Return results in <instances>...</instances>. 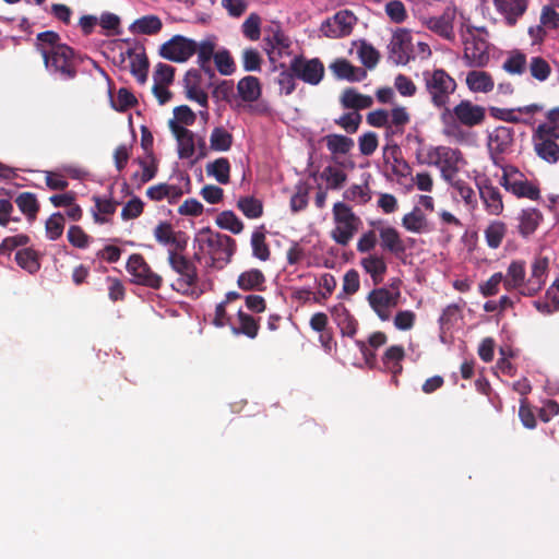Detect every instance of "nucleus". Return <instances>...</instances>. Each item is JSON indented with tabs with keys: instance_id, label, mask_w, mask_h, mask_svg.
I'll use <instances>...</instances> for the list:
<instances>
[{
	"instance_id": "obj_15",
	"label": "nucleus",
	"mask_w": 559,
	"mask_h": 559,
	"mask_svg": "<svg viewBox=\"0 0 559 559\" xmlns=\"http://www.w3.org/2000/svg\"><path fill=\"white\" fill-rule=\"evenodd\" d=\"M356 20L350 11L342 10L322 24V31L325 36L331 38L344 37L352 33Z\"/></svg>"
},
{
	"instance_id": "obj_63",
	"label": "nucleus",
	"mask_w": 559,
	"mask_h": 559,
	"mask_svg": "<svg viewBox=\"0 0 559 559\" xmlns=\"http://www.w3.org/2000/svg\"><path fill=\"white\" fill-rule=\"evenodd\" d=\"M98 23L102 28L106 31L107 36L120 34V19L118 15L110 12H104L99 17Z\"/></svg>"
},
{
	"instance_id": "obj_54",
	"label": "nucleus",
	"mask_w": 559,
	"mask_h": 559,
	"mask_svg": "<svg viewBox=\"0 0 559 559\" xmlns=\"http://www.w3.org/2000/svg\"><path fill=\"white\" fill-rule=\"evenodd\" d=\"M321 178L326 181L328 188L340 189L345 183L347 175L333 166H326L321 173Z\"/></svg>"
},
{
	"instance_id": "obj_21",
	"label": "nucleus",
	"mask_w": 559,
	"mask_h": 559,
	"mask_svg": "<svg viewBox=\"0 0 559 559\" xmlns=\"http://www.w3.org/2000/svg\"><path fill=\"white\" fill-rule=\"evenodd\" d=\"M330 70L336 79L348 82H360L367 78V71L364 68L355 67L344 58L333 61Z\"/></svg>"
},
{
	"instance_id": "obj_10",
	"label": "nucleus",
	"mask_w": 559,
	"mask_h": 559,
	"mask_svg": "<svg viewBox=\"0 0 559 559\" xmlns=\"http://www.w3.org/2000/svg\"><path fill=\"white\" fill-rule=\"evenodd\" d=\"M198 48V43L182 35H175L160 46L159 55L173 62H185L190 59Z\"/></svg>"
},
{
	"instance_id": "obj_4",
	"label": "nucleus",
	"mask_w": 559,
	"mask_h": 559,
	"mask_svg": "<svg viewBox=\"0 0 559 559\" xmlns=\"http://www.w3.org/2000/svg\"><path fill=\"white\" fill-rule=\"evenodd\" d=\"M425 87L435 107H445L450 96L456 90L455 80L443 69H435L423 73Z\"/></svg>"
},
{
	"instance_id": "obj_12",
	"label": "nucleus",
	"mask_w": 559,
	"mask_h": 559,
	"mask_svg": "<svg viewBox=\"0 0 559 559\" xmlns=\"http://www.w3.org/2000/svg\"><path fill=\"white\" fill-rule=\"evenodd\" d=\"M401 298V292H389V288H374L368 294V302L381 321H388L391 309L395 308Z\"/></svg>"
},
{
	"instance_id": "obj_64",
	"label": "nucleus",
	"mask_w": 559,
	"mask_h": 559,
	"mask_svg": "<svg viewBox=\"0 0 559 559\" xmlns=\"http://www.w3.org/2000/svg\"><path fill=\"white\" fill-rule=\"evenodd\" d=\"M385 13L394 23H402L406 20L405 5L400 0H392L385 4Z\"/></svg>"
},
{
	"instance_id": "obj_1",
	"label": "nucleus",
	"mask_w": 559,
	"mask_h": 559,
	"mask_svg": "<svg viewBox=\"0 0 559 559\" xmlns=\"http://www.w3.org/2000/svg\"><path fill=\"white\" fill-rule=\"evenodd\" d=\"M199 252L194 253L193 259L201 261V253L207 254L211 259V265L217 269L224 267L230 262L236 251V241L231 237L213 231L210 227L202 228L194 238Z\"/></svg>"
},
{
	"instance_id": "obj_18",
	"label": "nucleus",
	"mask_w": 559,
	"mask_h": 559,
	"mask_svg": "<svg viewBox=\"0 0 559 559\" xmlns=\"http://www.w3.org/2000/svg\"><path fill=\"white\" fill-rule=\"evenodd\" d=\"M499 14L503 16L504 23L509 27L518 24L519 20L525 14L528 8V0H492Z\"/></svg>"
},
{
	"instance_id": "obj_23",
	"label": "nucleus",
	"mask_w": 559,
	"mask_h": 559,
	"mask_svg": "<svg viewBox=\"0 0 559 559\" xmlns=\"http://www.w3.org/2000/svg\"><path fill=\"white\" fill-rule=\"evenodd\" d=\"M463 160L462 152L457 148L447 146L438 168L444 181H453L460 171V163Z\"/></svg>"
},
{
	"instance_id": "obj_57",
	"label": "nucleus",
	"mask_w": 559,
	"mask_h": 559,
	"mask_svg": "<svg viewBox=\"0 0 559 559\" xmlns=\"http://www.w3.org/2000/svg\"><path fill=\"white\" fill-rule=\"evenodd\" d=\"M261 17L251 13L242 23V34L250 40H258L261 35Z\"/></svg>"
},
{
	"instance_id": "obj_47",
	"label": "nucleus",
	"mask_w": 559,
	"mask_h": 559,
	"mask_svg": "<svg viewBox=\"0 0 559 559\" xmlns=\"http://www.w3.org/2000/svg\"><path fill=\"white\" fill-rule=\"evenodd\" d=\"M237 209L249 219H257L263 215V203L252 195L240 197Z\"/></svg>"
},
{
	"instance_id": "obj_56",
	"label": "nucleus",
	"mask_w": 559,
	"mask_h": 559,
	"mask_svg": "<svg viewBox=\"0 0 559 559\" xmlns=\"http://www.w3.org/2000/svg\"><path fill=\"white\" fill-rule=\"evenodd\" d=\"M358 57L366 68L373 69L379 62L380 53L373 46L362 43L358 49Z\"/></svg>"
},
{
	"instance_id": "obj_45",
	"label": "nucleus",
	"mask_w": 559,
	"mask_h": 559,
	"mask_svg": "<svg viewBox=\"0 0 559 559\" xmlns=\"http://www.w3.org/2000/svg\"><path fill=\"white\" fill-rule=\"evenodd\" d=\"M15 261L20 267L31 274L38 272L40 269L39 254L32 248L17 250Z\"/></svg>"
},
{
	"instance_id": "obj_24",
	"label": "nucleus",
	"mask_w": 559,
	"mask_h": 559,
	"mask_svg": "<svg viewBox=\"0 0 559 559\" xmlns=\"http://www.w3.org/2000/svg\"><path fill=\"white\" fill-rule=\"evenodd\" d=\"M500 183L507 191L512 192L518 198H527L534 201L540 198L539 189L527 180L510 181L508 175L504 174L501 177Z\"/></svg>"
},
{
	"instance_id": "obj_55",
	"label": "nucleus",
	"mask_w": 559,
	"mask_h": 559,
	"mask_svg": "<svg viewBox=\"0 0 559 559\" xmlns=\"http://www.w3.org/2000/svg\"><path fill=\"white\" fill-rule=\"evenodd\" d=\"M214 62L217 71L222 75H230L236 70L235 61L226 49L219 50L215 53Z\"/></svg>"
},
{
	"instance_id": "obj_62",
	"label": "nucleus",
	"mask_w": 559,
	"mask_h": 559,
	"mask_svg": "<svg viewBox=\"0 0 559 559\" xmlns=\"http://www.w3.org/2000/svg\"><path fill=\"white\" fill-rule=\"evenodd\" d=\"M143 201L139 197H133L122 207L121 217L123 221L138 218L143 213Z\"/></svg>"
},
{
	"instance_id": "obj_28",
	"label": "nucleus",
	"mask_w": 559,
	"mask_h": 559,
	"mask_svg": "<svg viewBox=\"0 0 559 559\" xmlns=\"http://www.w3.org/2000/svg\"><path fill=\"white\" fill-rule=\"evenodd\" d=\"M383 159L386 164L392 165V171L395 175L405 176L409 166L407 162L403 158L401 147L393 142H388L383 147Z\"/></svg>"
},
{
	"instance_id": "obj_33",
	"label": "nucleus",
	"mask_w": 559,
	"mask_h": 559,
	"mask_svg": "<svg viewBox=\"0 0 559 559\" xmlns=\"http://www.w3.org/2000/svg\"><path fill=\"white\" fill-rule=\"evenodd\" d=\"M405 357L404 347L401 345H393L386 348L382 362L384 367L392 373V378L395 383H397V374H400L403 370L401 361Z\"/></svg>"
},
{
	"instance_id": "obj_17",
	"label": "nucleus",
	"mask_w": 559,
	"mask_h": 559,
	"mask_svg": "<svg viewBox=\"0 0 559 559\" xmlns=\"http://www.w3.org/2000/svg\"><path fill=\"white\" fill-rule=\"evenodd\" d=\"M548 274V259L536 258L532 263L531 275L526 281L523 296L532 297L537 295L546 284Z\"/></svg>"
},
{
	"instance_id": "obj_59",
	"label": "nucleus",
	"mask_w": 559,
	"mask_h": 559,
	"mask_svg": "<svg viewBox=\"0 0 559 559\" xmlns=\"http://www.w3.org/2000/svg\"><path fill=\"white\" fill-rule=\"evenodd\" d=\"M68 241L75 248L85 249L90 245L91 237L81 226L72 225L67 233Z\"/></svg>"
},
{
	"instance_id": "obj_36",
	"label": "nucleus",
	"mask_w": 559,
	"mask_h": 559,
	"mask_svg": "<svg viewBox=\"0 0 559 559\" xmlns=\"http://www.w3.org/2000/svg\"><path fill=\"white\" fill-rule=\"evenodd\" d=\"M519 221V233L523 237H528L539 226L543 221V214L537 209H526L521 212Z\"/></svg>"
},
{
	"instance_id": "obj_51",
	"label": "nucleus",
	"mask_w": 559,
	"mask_h": 559,
	"mask_svg": "<svg viewBox=\"0 0 559 559\" xmlns=\"http://www.w3.org/2000/svg\"><path fill=\"white\" fill-rule=\"evenodd\" d=\"M216 224L222 229L237 235L243 230V223L233 211H223L216 217Z\"/></svg>"
},
{
	"instance_id": "obj_27",
	"label": "nucleus",
	"mask_w": 559,
	"mask_h": 559,
	"mask_svg": "<svg viewBox=\"0 0 559 559\" xmlns=\"http://www.w3.org/2000/svg\"><path fill=\"white\" fill-rule=\"evenodd\" d=\"M332 314L343 336L354 337L356 335L358 321L345 306H335L332 309Z\"/></svg>"
},
{
	"instance_id": "obj_48",
	"label": "nucleus",
	"mask_w": 559,
	"mask_h": 559,
	"mask_svg": "<svg viewBox=\"0 0 559 559\" xmlns=\"http://www.w3.org/2000/svg\"><path fill=\"white\" fill-rule=\"evenodd\" d=\"M484 234L487 246L491 249H497L501 246L507 235V225L501 221H492L486 227Z\"/></svg>"
},
{
	"instance_id": "obj_22",
	"label": "nucleus",
	"mask_w": 559,
	"mask_h": 559,
	"mask_svg": "<svg viewBox=\"0 0 559 559\" xmlns=\"http://www.w3.org/2000/svg\"><path fill=\"white\" fill-rule=\"evenodd\" d=\"M525 277V262L521 260H514L509 264L507 273L503 275V287L508 292L518 289L522 295V290H524L527 281Z\"/></svg>"
},
{
	"instance_id": "obj_61",
	"label": "nucleus",
	"mask_w": 559,
	"mask_h": 559,
	"mask_svg": "<svg viewBox=\"0 0 559 559\" xmlns=\"http://www.w3.org/2000/svg\"><path fill=\"white\" fill-rule=\"evenodd\" d=\"M154 237L157 242L168 246L176 241V233L167 222H160L154 229Z\"/></svg>"
},
{
	"instance_id": "obj_31",
	"label": "nucleus",
	"mask_w": 559,
	"mask_h": 559,
	"mask_svg": "<svg viewBox=\"0 0 559 559\" xmlns=\"http://www.w3.org/2000/svg\"><path fill=\"white\" fill-rule=\"evenodd\" d=\"M195 53L198 55V64L201 70L207 74L210 79H213L215 76V72L211 67V60H214V56L216 53L215 43L212 39L202 40L198 44Z\"/></svg>"
},
{
	"instance_id": "obj_29",
	"label": "nucleus",
	"mask_w": 559,
	"mask_h": 559,
	"mask_svg": "<svg viewBox=\"0 0 559 559\" xmlns=\"http://www.w3.org/2000/svg\"><path fill=\"white\" fill-rule=\"evenodd\" d=\"M265 275L259 269L245 271L237 278L238 287L245 292H263L265 289Z\"/></svg>"
},
{
	"instance_id": "obj_13",
	"label": "nucleus",
	"mask_w": 559,
	"mask_h": 559,
	"mask_svg": "<svg viewBox=\"0 0 559 559\" xmlns=\"http://www.w3.org/2000/svg\"><path fill=\"white\" fill-rule=\"evenodd\" d=\"M390 59L395 64H407L412 59V35L405 28L394 32L388 46Z\"/></svg>"
},
{
	"instance_id": "obj_49",
	"label": "nucleus",
	"mask_w": 559,
	"mask_h": 559,
	"mask_svg": "<svg viewBox=\"0 0 559 559\" xmlns=\"http://www.w3.org/2000/svg\"><path fill=\"white\" fill-rule=\"evenodd\" d=\"M233 134L223 127H216L210 135V147L215 152L229 151L233 145Z\"/></svg>"
},
{
	"instance_id": "obj_41",
	"label": "nucleus",
	"mask_w": 559,
	"mask_h": 559,
	"mask_svg": "<svg viewBox=\"0 0 559 559\" xmlns=\"http://www.w3.org/2000/svg\"><path fill=\"white\" fill-rule=\"evenodd\" d=\"M14 202L28 222L32 223L36 219L39 212V203L34 193L22 192L15 198Z\"/></svg>"
},
{
	"instance_id": "obj_25",
	"label": "nucleus",
	"mask_w": 559,
	"mask_h": 559,
	"mask_svg": "<svg viewBox=\"0 0 559 559\" xmlns=\"http://www.w3.org/2000/svg\"><path fill=\"white\" fill-rule=\"evenodd\" d=\"M364 271L370 275L374 285L380 284L388 271V264L383 255L370 253L360 260Z\"/></svg>"
},
{
	"instance_id": "obj_50",
	"label": "nucleus",
	"mask_w": 559,
	"mask_h": 559,
	"mask_svg": "<svg viewBox=\"0 0 559 559\" xmlns=\"http://www.w3.org/2000/svg\"><path fill=\"white\" fill-rule=\"evenodd\" d=\"M402 225L406 230L412 233L420 234L427 230L426 216L417 206L414 207L412 212L403 216Z\"/></svg>"
},
{
	"instance_id": "obj_11",
	"label": "nucleus",
	"mask_w": 559,
	"mask_h": 559,
	"mask_svg": "<svg viewBox=\"0 0 559 559\" xmlns=\"http://www.w3.org/2000/svg\"><path fill=\"white\" fill-rule=\"evenodd\" d=\"M474 26L467 27L469 37L464 40V60L466 66L472 68H483L489 62V52L487 41L474 35Z\"/></svg>"
},
{
	"instance_id": "obj_14",
	"label": "nucleus",
	"mask_w": 559,
	"mask_h": 559,
	"mask_svg": "<svg viewBox=\"0 0 559 559\" xmlns=\"http://www.w3.org/2000/svg\"><path fill=\"white\" fill-rule=\"evenodd\" d=\"M378 231L381 250L405 262L407 247L400 231L392 226H380Z\"/></svg>"
},
{
	"instance_id": "obj_8",
	"label": "nucleus",
	"mask_w": 559,
	"mask_h": 559,
	"mask_svg": "<svg viewBox=\"0 0 559 559\" xmlns=\"http://www.w3.org/2000/svg\"><path fill=\"white\" fill-rule=\"evenodd\" d=\"M513 144V128L499 126L488 133L487 148L490 159L496 166H499L501 164L504 155L512 152Z\"/></svg>"
},
{
	"instance_id": "obj_2",
	"label": "nucleus",
	"mask_w": 559,
	"mask_h": 559,
	"mask_svg": "<svg viewBox=\"0 0 559 559\" xmlns=\"http://www.w3.org/2000/svg\"><path fill=\"white\" fill-rule=\"evenodd\" d=\"M40 55L44 59L46 70L61 80H73L78 75V67L81 58L73 48L68 45L55 46L53 49L40 47Z\"/></svg>"
},
{
	"instance_id": "obj_44",
	"label": "nucleus",
	"mask_w": 559,
	"mask_h": 559,
	"mask_svg": "<svg viewBox=\"0 0 559 559\" xmlns=\"http://www.w3.org/2000/svg\"><path fill=\"white\" fill-rule=\"evenodd\" d=\"M252 254L261 261H267L271 257L269 245L266 243L264 225L258 227L251 235Z\"/></svg>"
},
{
	"instance_id": "obj_52",
	"label": "nucleus",
	"mask_w": 559,
	"mask_h": 559,
	"mask_svg": "<svg viewBox=\"0 0 559 559\" xmlns=\"http://www.w3.org/2000/svg\"><path fill=\"white\" fill-rule=\"evenodd\" d=\"M46 236L49 240H57L64 229V217L60 212L53 213L46 221Z\"/></svg>"
},
{
	"instance_id": "obj_3",
	"label": "nucleus",
	"mask_w": 559,
	"mask_h": 559,
	"mask_svg": "<svg viewBox=\"0 0 559 559\" xmlns=\"http://www.w3.org/2000/svg\"><path fill=\"white\" fill-rule=\"evenodd\" d=\"M334 228L331 238L340 246H347L359 230L362 222L352 207L344 202H336L332 209Z\"/></svg>"
},
{
	"instance_id": "obj_35",
	"label": "nucleus",
	"mask_w": 559,
	"mask_h": 559,
	"mask_svg": "<svg viewBox=\"0 0 559 559\" xmlns=\"http://www.w3.org/2000/svg\"><path fill=\"white\" fill-rule=\"evenodd\" d=\"M466 85L474 93H488L495 83L491 75L485 71H469L466 75Z\"/></svg>"
},
{
	"instance_id": "obj_39",
	"label": "nucleus",
	"mask_w": 559,
	"mask_h": 559,
	"mask_svg": "<svg viewBox=\"0 0 559 559\" xmlns=\"http://www.w3.org/2000/svg\"><path fill=\"white\" fill-rule=\"evenodd\" d=\"M126 55L130 60V71L136 78L140 84L147 80L148 60L144 52L135 53L133 49H128Z\"/></svg>"
},
{
	"instance_id": "obj_43",
	"label": "nucleus",
	"mask_w": 559,
	"mask_h": 559,
	"mask_svg": "<svg viewBox=\"0 0 559 559\" xmlns=\"http://www.w3.org/2000/svg\"><path fill=\"white\" fill-rule=\"evenodd\" d=\"M206 174L214 177L221 185H227L230 181V163L226 157H219L209 163L205 167Z\"/></svg>"
},
{
	"instance_id": "obj_20",
	"label": "nucleus",
	"mask_w": 559,
	"mask_h": 559,
	"mask_svg": "<svg viewBox=\"0 0 559 559\" xmlns=\"http://www.w3.org/2000/svg\"><path fill=\"white\" fill-rule=\"evenodd\" d=\"M543 110V106L539 104H530L526 106L513 108V109H503L498 107L490 108V115L499 120H503L511 123H530L528 120L520 118L516 112L524 115H534Z\"/></svg>"
},
{
	"instance_id": "obj_32",
	"label": "nucleus",
	"mask_w": 559,
	"mask_h": 559,
	"mask_svg": "<svg viewBox=\"0 0 559 559\" xmlns=\"http://www.w3.org/2000/svg\"><path fill=\"white\" fill-rule=\"evenodd\" d=\"M237 91L243 102L253 103L261 97L262 86L258 78L248 75L239 80Z\"/></svg>"
},
{
	"instance_id": "obj_38",
	"label": "nucleus",
	"mask_w": 559,
	"mask_h": 559,
	"mask_svg": "<svg viewBox=\"0 0 559 559\" xmlns=\"http://www.w3.org/2000/svg\"><path fill=\"white\" fill-rule=\"evenodd\" d=\"M329 152L334 156L345 155L354 147L355 143L352 138L343 134H328L323 138Z\"/></svg>"
},
{
	"instance_id": "obj_46",
	"label": "nucleus",
	"mask_w": 559,
	"mask_h": 559,
	"mask_svg": "<svg viewBox=\"0 0 559 559\" xmlns=\"http://www.w3.org/2000/svg\"><path fill=\"white\" fill-rule=\"evenodd\" d=\"M527 70L530 75L538 82L547 81L552 73L550 63L540 56H534L527 61Z\"/></svg>"
},
{
	"instance_id": "obj_16",
	"label": "nucleus",
	"mask_w": 559,
	"mask_h": 559,
	"mask_svg": "<svg viewBox=\"0 0 559 559\" xmlns=\"http://www.w3.org/2000/svg\"><path fill=\"white\" fill-rule=\"evenodd\" d=\"M451 115L463 126L473 128L484 122L486 109L483 106L475 105L471 100H461L453 107Z\"/></svg>"
},
{
	"instance_id": "obj_58",
	"label": "nucleus",
	"mask_w": 559,
	"mask_h": 559,
	"mask_svg": "<svg viewBox=\"0 0 559 559\" xmlns=\"http://www.w3.org/2000/svg\"><path fill=\"white\" fill-rule=\"evenodd\" d=\"M461 310H462V308L456 304L448 305L443 309V311L438 320L441 330L451 329L454 325V323L459 320Z\"/></svg>"
},
{
	"instance_id": "obj_6",
	"label": "nucleus",
	"mask_w": 559,
	"mask_h": 559,
	"mask_svg": "<svg viewBox=\"0 0 559 559\" xmlns=\"http://www.w3.org/2000/svg\"><path fill=\"white\" fill-rule=\"evenodd\" d=\"M559 126L538 124L533 131L532 142L536 155L549 163L556 164L559 160Z\"/></svg>"
},
{
	"instance_id": "obj_26",
	"label": "nucleus",
	"mask_w": 559,
	"mask_h": 559,
	"mask_svg": "<svg viewBox=\"0 0 559 559\" xmlns=\"http://www.w3.org/2000/svg\"><path fill=\"white\" fill-rule=\"evenodd\" d=\"M264 40L266 41V51L272 62H274L276 58L289 53L292 41L278 27Z\"/></svg>"
},
{
	"instance_id": "obj_53",
	"label": "nucleus",
	"mask_w": 559,
	"mask_h": 559,
	"mask_svg": "<svg viewBox=\"0 0 559 559\" xmlns=\"http://www.w3.org/2000/svg\"><path fill=\"white\" fill-rule=\"evenodd\" d=\"M344 199L364 205L371 200L368 185H353L344 192Z\"/></svg>"
},
{
	"instance_id": "obj_40",
	"label": "nucleus",
	"mask_w": 559,
	"mask_h": 559,
	"mask_svg": "<svg viewBox=\"0 0 559 559\" xmlns=\"http://www.w3.org/2000/svg\"><path fill=\"white\" fill-rule=\"evenodd\" d=\"M502 69L511 75L524 74L527 70L526 55L519 49L510 51L503 61Z\"/></svg>"
},
{
	"instance_id": "obj_5",
	"label": "nucleus",
	"mask_w": 559,
	"mask_h": 559,
	"mask_svg": "<svg viewBox=\"0 0 559 559\" xmlns=\"http://www.w3.org/2000/svg\"><path fill=\"white\" fill-rule=\"evenodd\" d=\"M167 261L174 272L178 274L173 288L183 295H189L199 282L198 267L194 262L175 250H168Z\"/></svg>"
},
{
	"instance_id": "obj_9",
	"label": "nucleus",
	"mask_w": 559,
	"mask_h": 559,
	"mask_svg": "<svg viewBox=\"0 0 559 559\" xmlns=\"http://www.w3.org/2000/svg\"><path fill=\"white\" fill-rule=\"evenodd\" d=\"M290 70L297 79L310 85H318L325 73L324 64L319 58L307 59L301 55L292 59Z\"/></svg>"
},
{
	"instance_id": "obj_19",
	"label": "nucleus",
	"mask_w": 559,
	"mask_h": 559,
	"mask_svg": "<svg viewBox=\"0 0 559 559\" xmlns=\"http://www.w3.org/2000/svg\"><path fill=\"white\" fill-rule=\"evenodd\" d=\"M478 190L486 212L490 215H500L504 207L500 190L489 179L483 180L478 185Z\"/></svg>"
},
{
	"instance_id": "obj_30",
	"label": "nucleus",
	"mask_w": 559,
	"mask_h": 559,
	"mask_svg": "<svg viewBox=\"0 0 559 559\" xmlns=\"http://www.w3.org/2000/svg\"><path fill=\"white\" fill-rule=\"evenodd\" d=\"M427 27L438 34L439 36L443 37L448 40L454 39V32H453V14L450 12H444L440 16H432L429 17L426 21Z\"/></svg>"
},
{
	"instance_id": "obj_7",
	"label": "nucleus",
	"mask_w": 559,
	"mask_h": 559,
	"mask_svg": "<svg viewBox=\"0 0 559 559\" xmlns=\"http://www.w3.org/2000/svg\"><path fill=\"white\" fill-rule=\"evenodd\" d=\"M126 269L132 276L131 282L133 284L155 290L159 289L163 285V277L152 270L144 257L140 253H133L129 257Z\"/></svg>"
},
{
	"instance_id": "obj_60",
	"label": "nucleus",
	"mask_w": 559,
	"mask_h": 559,
	"mask_svg": "<svg viewBox=\"0 0 559 559\" xmlns=\"http://www.w3.org/2000/svg\"><path fill=\"white\" fill-rule=\"evenodd\" d=\"M262 57L254 48H246L242 51V67L248 72L260 71Z\"/></svg>"
},
{
	"instance_id": "obj_34",
	"label": "nucleus",
	"mask_w": 559,
	"mask_h": 559,
	"mask_svg": "<svg viewBox=\"0 0 559 559\" xmlns=\"http://www.w3.org/2000/svg\"><path fill=\"white\" fill-rule=\"evenodd\" d=\"M237 318L239 326L231 325V332L236 335L243 334L249 338H255L260 329V319H255L241 309L238 310Z\"/></svg>"
},
{
	"instance_id": "obj_42",
	"label": "nucleus",
	"mask_w": 559,
	"mask_h": 559,
	"mask_svg": "<svg viewBox=\"0 0 559 559\" xmlns=\"http://www.w3.org/2000/svg\"><path fill=\"white\" fill-rule=\"evenodd\" d=\"M163 27L162 20L157 15H145L135 20L130 31L134 34L155 35Z\"/></svg>"
},
{
	"instance_id": "obj_37",
	"label": "nucleus",
	"mask_w": 559,
	"mask_h": 559,
	"mask_svg": "<svg viewBox=\"0 0 559 559\" xmlns=\"http://www.w3.org/2000/svg\"><path fill=\"white\" fill-rule=\"evenodd\" d=\"M341 104L344 108L357 111L371 107L373 100L371 96L359 94L356 90L349 87L344 90L341 97Z\"/></svg>"
}]
</instances>
